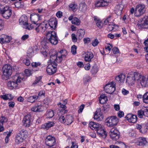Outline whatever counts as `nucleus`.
<instances>
[{
  "instance_id": "nucleus-34",
  "label": "nucleus",
  "mask_w": 148,
  "mask_h": 148,
  "mask_svg": "<svg viewBox=\"0 0 148 148\" xmlns=\"http://www.w3.org/2000/svg\"><path fill=\"white\" fill-rule=\"evenodd\" d=\"M19 133L21 134L24 140H25L28 136L27 130H21Z\"/></svg>"
},
{
  "instance_id": "nucleus-50",
  "label": "nucleus",
  "mask_w": 148,
  "mask_h": 148,
  "mask_svg": "<svg viewBox=\"0 0 148 148\" xmlns=\"http://www.w3.org/2000/svg\"><path fill=\"white\" fill-rule=\"evenodd\" d=\"M122 6V5L121 4H118L116 6V9L119 12H121L123 9Z\"/></svg>"
},
{
  "instance_id": "nucleus-61",
  "label": "nucleus",
  "mask_w": 148,
  "mask_h": 148,
  "mask_svg": "<svg viewBox=\"0 0 148 148\" xmlns=\"http://www.w3.org/2000/svg\"><path fill=\"white\" fill-rule=\"evenodd\" d=\"M56 16L58 18H60L62 16V13L61 11H58L56 14Z\"/></svg>"
},
{
  "instance_id": "nucleus-31",
  "label": "nucleus",
  "mask_w": 148,
  "mask_h": 148,
  "mask_svg": "<svg viewBox=\"0 0 148 148\" xmlns=\"http://www.w3.org/2000/svg\"><path fill=\"white\" fill-rule=\"evenodd\" d=\"M1 98L3 99L4 100H7L8 99L10 100H12L13 97L12 95L10 94H7L3 95H1L0 96Z\"/></svg>"
},
{
  "instance_id": "nucleus-51",
  "label": "nucleus",
  "mask_w": 148,
  "mask_h": 148,
  "mask_svg": "<svg viewBox=\"0 0 148 148\" xmlns=\"http://www.w3.org/2000/svg\"><path fill=\"white\" fill-rule=\"evenodd\" d=\"M40 63L39 62H33L31 64V65L33 67H37L40 65Z\"/></svg>"
},
{
  "instance_id": "nucleus-22",
  "label": "nucleus",
  "mask_w": 148,
  "mask_h": 148,
  "mask_svg": "<svg viewBox=\"0 0 148 148\" xmlns=\"http://www.w3.org/2000/svg\"><path fill=\"white\" fill-rule=\"evenodd\" d=\"M11 40L12 37L11 36L4 35L3 37L0 38V43L1 44L9 43Z\"/></svg>"
},
{
  "instance_id": "nucleus-44",
  "label": "nucleus",
  "mask_w": 148,
  "mask_h": 148,
  "mask_svg": "<svg viewBox=\"0 0 148 148\" xmlns=\"http://www.w3.org/2000/svg\"><path fill=\"white\" fill-rule=\"evenodd\" d=\"M137 25L138 28L141 29L146 28L148 27L147 25L145 24L144 22L143 23L138 24Z\"/></svg>"
},
{
  "instance_id": "nucleus-49",
  "label": "nucleus",
  "mask_w": 148,
  "mask_h": 148,
  "mask_svg": "<svg viewBox=\"0 0 148 148\" xmlns=\"http://www.w3.org/2000/svg\"><path fill=\"white\" fill-rule=\"evenodd\" d=\"M4 26V22L3 20L0 19V31L2 30Z\"/></svg>"
},
{
  "instance_id": "nucleus-54",
  "label": "nucleus",
  "mask_w": 148,
  "mask_h": 148,
  "mask_svg": "<svg viewBox=\"0 0 148 148\" xmlns=\"http://www.w3.org/2000/svg\"><path fill=\"white\" fill-rule=\"evenodd\" d=\"M71 37L72 40L73 42H75L77 41V38L75 34H72L71 35Z\"/></svg>"
},
{
  "instance_id": "nucleus-7",
  "label": "nucleus",
  "mask_w": 148,
  "mask_h": 148,
  "mask_svg": "<svg viewBox=\"0 0 148 148\" xmlns=\"http://www.w3.org/2000/svg\"><path fill=\"white\" fill-rule=\"evenodd\" d=\"M140 74L137 72H134L132 74L129 75L127 76L126 82L129 84H133L135 80H139Z\"/></svg>"
},
{
  "instance_id": "nucleus-17",
  "label": "nucleus",
  "mask_w": 148,
  "mask_h": 148,
  "mask_svg": "<svg viewBox=\"0 0 148 148\" xmlns=\"http://www.w3.org/2000/svg\"><path fill=\"white\" fill-rule=\"evenodd\" d=\"M139 80L142 86L148 87V76L144 77L140 74Z\"/></svg>"
},
{
  "instance_id": "nucleus-64",
  "label": "nucleus",
  "mask_w": 148,
  "mask_h": 148,
  "mask_svg": "<svg viewBox=\"0 0 148 148\" xmlns=\"http://www.w3.org/2000/svg\"><path fill=\"white\" fill-rule=\"evenodd\" d=\"M144 116L148 117V107L144 110Z\"/></svg>"
},
{
  "instance_id": "nucleus-25",
  "label": "nucleus",
  "mask_w": 148,
  "mask_h": 148,
  "mask_svg": "<svg viewBox=\"0 0 148 148\" xmlns=\"http://www.w3.org/2000/svg\"><path fill=\"white\" fill-rule=\"evenodd\" d=\"M8 119L4 116H1L0 118V130H4L3 124L4 123L8 121Z\"/></svg>"
},
{
  "instance_id": "nucleus-21",
  "label": "nucleus",
  "mask_w": 148,
  "mask_h": 148,
  "mask_svg": "<svg viewBox=\"0 0 148 148\" xmlns=\"http://www.w3.org/2000/svg\"><path fill=\"white\" fill-rule=\"evenodd\" d=\"M94 57V55L91 52H87L85 53L84 60L85 61L90 62Z\"/></svg>"
},
{
  "instance_id": "nucleus-15",
  "label": "nucleus",
  "mask_w": 148,
  "mask_h": 148,
  "mask_svg": "<svg viewBox=\"0 0 148 148\" xmlns=\"http://www.w3.org/2000/svg\"><path fill=\"white\" fill-rule=\"evenodd\" d=\"M56 66L52 64H49L47 66V71L49 75L55 73L57 71Z\"/></svg>"
},
{
  "instance_id": "nucleus-26",
  "label": "nucleus",
  "mask_w": 148,
  "mask_h": 148,
  "mask_svg": "<svg viewBox=\"0 0 148 148\" xmlns=\"http://www.w3.org/2000/svg\"><path fill=\"white\" fill-rule=\"evenodd\" d=\"M31 110L34 112H40L43 110V107L40 105H36L32 107Z\"/></svg>"
},
{
  "instance_id": "nucleus-28",
  "label": "nucleus",
  "mask_w": 148,
  "mask_h": 148,
  "mask_svg": "<svg viewBox=\"0 0 148 148\" xmlns=\"http://www.w3.org/2000/svg\"><path fill=\"white\" fill-rule=\"evenodd\" d=\"M73 121V118L72 115H67L65 118V123L67 125L70 124Z\"/></svg>"
},
{
  "instance_id": "nucleus-29",
  "label": "nucleus",
  "mask_w": 148,
  "mask_h": 148,
  "mask_svg": "<svg viewBox=\"0 0 148 148\" xmlns=\"http://www.w3.org/2000/svg\"><path fill=\"white\" fill-rule=\"evenodd\" d=\"M54 123L52 122H49L47 123H45L41 126V129H49L53 126Z\"/></svg>"
},
{
  "instance_id": "nucleus-24",
  "label": "nucleus",
  "mask_w": 148,
  "mask_h": 148,
  "mask_svg": "<svg viewBox=\"0 0 148 148\" xmlns=\"http://www.w3.org/2000/svg\"><path fill=\"white\" fill-rule=\"evenodd\" d=\"M85 34V31L84 29H80L78 31L77 33L76 36L79 40L82 39Z\"/></svg>"
},
{
  "instance_id": "nucleus-14",
  "label": "nucleus",
  "mask_w": 148,
  "mask_h": 148,
  "mask_svg": "<svg viewBox=\"0 0 148 148\" xmlns=\"http://www.w3.org/2000/svg\"><path fill=\"white\" fill-rule=\"evenodd\" d=\"M133 143H136L139 146H143L147 143L146 138L143 137H140L136 138L132 141Z\"/></svg>"
},
{
  "instance_id": "nucleus-8",
  "label": "nucleus",
  "mask_w": 148,
  "mask_h": 148,
  "mask_svg": "<svg viewBox=\"0 0 148 148\" xmlns=\"http://www.w3.org/2000/svg\"><path fill=\"white\" fill-rule=\"evenodd\" d=\"M0 13L3 17L5 19H8L11 16L12 14V10L10 7L7 6L0 9Z\"/></svg>"
},
{
  "instance_id": "nucleus-3",
  "label": "nucleus",
  "mask_w": 148,
  "mask_h": 148,
  "mask_svg": "<svg viewBox=\"0 0 148 148\" xmlns=\"http://www.w3.org/2000/svg\"><path fill=\"white\" fill-rule=\"evenodd\" d=\"M12 81H10L8 83V86L10 89H12L14 87H16L23 79V77H21L18 75H15L12 77Z\"/></svg>"
},
{
  "instance_id": "nucleus-5",
  "label": "nucleus",
  "mask_w": 148,
  "mask_h": 148,
  "mask_svg": "<svg viewBox=\"0 0 148 148\" xmlns=\"http://www.w3.org/2000/svg\"><path fill=\"white\" fill-rule=\"evenodd\" d=\"M46 36L47 40L52 45H56L58 43V38L55 31H53L48 32Z\"/></svg>"
},
{
  "instance_id": "nucleus-62",
  "label": "nucleus",
  "mask_w": 148,
  "mask_h": 148,
  "mask_svg": "<svg viewBox=\"0 0 148 148\" xmlns=\"http://www.w3.org/2000/svg\"><path fill=\"white\" fill-rule=\"evenodd\" d=\"M118 116L121 118L124 116V113L123 112L120 111L118 112Z\"/></svg>"
},
{
  "instance_id": "nucleus-11",
  "label": "nucleus",
  "mask_w": 148,
  "mask_h": 148,
  "mask_svg": "<svg viewBox=\"0 0 148 148\" xmlns=\"http://www.w3.org/2000/svg\"><path fill=\"white\" fill-rule=\"evenodd\" d=\"M145 5H144L139 4L136 7L134 15L137 17L140 16L145 13Z\"/></svg>"
},
{
  "instance_id": "nucleus-30",
  "label": "nucleus",
  "mask_w": 148,
  "mask_h": 148,
  "mask_svg": "<svg viewBox=\"0 0 148 148\" xmlns=\"http://www.w3.org/2000/svg\"><path fill=\"white\" fill-rule=\"evenodd\" d=\"M107 1L105 2L102 0L98 1L95 3L96 6L97 7H101L106 6L108 5Z\"/></svg>"
},
{
  "instance_id": "nucleus-43",
  "label": "nucleus",
  "mask_w": 148,
  "mask_h": 148,
  "mask_svg": "<svg viewBox=\"0 0 148 148\" xmlns=\"http://www.w3.org/2000/svg\"><path fill=\"white\" fill-rule=\"evenodd\" d=\"M87 6L85 3H81L80 4V8L81 9L82 11L84 12L86 10Z\"/></svg>"
},
{
  "instance_id": "nucleus-1",
  "label": "nucleus",
  "mask_w": 148,
  "mask_h": 148,
  "mask_svg": "<svg viewBox=\"0 0 148 148\" xmlns=\"http://www.w3.org/2000/svg\"><path fill=\"white\" fill-rule=\"evenodd\" d=\"M57 22L56 19L55 18H50L48 24L45 22H43L38 25V27L36 28L35 30L37 32L40 31L43 33L44 32L46 29L49 28V27L52 28V29H55L56 27Z\"/></svg>"
},
{
  "instance_id": "nucleus-20",
  "label": "nucleus",
  "mask_w": 148,
  "mask_h": 148,
  "mask_svg": "<svg viewBox=\"0 0 148 148\" xmlns=\"http://www.w3.org/2000/svg\"><path fill=\"white\" fill-rule=\"evenodd\" d=\"M89 127L92 130H93V128H98L99 130H104L103 128V126L101 125L92 121L90 122L89 123Z\"/></svg>"
},
{
  "instance_id": "nucleus-45",
  "label": "nucleus",
  "mask_w": 148,
  "mask_h": 148,
  "mask_svg": "<svg viewBox=\"0 0 148 148\" xmlns=\"http://www.w3.org/2000/svg\"><path fill=\"white\" fill-rule=\"evenodd\" d=\"M116 26V25H113L112 23H110L108 25V26L107 27V29L108 31H111L113 29L114 26Z\"/></svg>"
},
{
  "instance_id": "nucleus-60",
  "label": "nucleus",
  "mask_w": 148,
  "mask_h": 148,
  "mask_svg": "<svg viewBox=\"0 0 148 148\" xmlns=\"http://www.w3.org/2000/svg\"><path fill=\"white\" fill-rule=\"evenodd\" d=\"M112 50L113 53L114 54H117L119 52V50L116 47H114L112 49Z\"/></svg>"
},
{
  "instance_id": "nucleus-4",
  "label": "nucleus",
  "mask_w": 148,
  "mask_h": 148,
  "mask_svg": "<svg viewBox=\"0 0 148 148\" xmlns=\"http://www.w3.org/2000/svg\"><path fill=\"white\" fill-rule=\"evenodd\" d=\"M2 69L3 75L2 78L4 80H7L12 74V67L10 65L6 64L3 66Z\"/></svg>"
},
{
  "instance_id": "nucleus-35",
  "label": "nucleus",
  "mask_w": 148,
  "mask_h": 148,
  "mask_svg": "<svg viewBox=\"0 0 148 148\" xmlns=\"http://www.w3.org/2000/svg\"><path fill=\"white\" fill-rule=\"evenodd\" d=\"M38 98V97L36 95L28 97L27 99V101L30 103L34 102L36 100H37Z\"/></svg>"
},
{
  "instance_id": "nucleus-27",
  "label": "nucleus",
  "mask_w": 148,
  "mask_h": 148,
  "mask_svg": "<svg viewBox=\"0 0 148 148\" xmlns=\"http://www.w3.org/2000/svg\"><path fill=\"white\" fill-rule=\"evenodd\" d=\"M25 140L19 133L16 136L15 141L17 144H19L23 141Z\"/></svg>"
},
{
  "instance_id": "nucleus-37",
  "label": "nucleus",
  "mask_w": 148,
  "mask_h": 148,
  "mask_svg": "<svg viewBox=\"0 0 148 148\" xmlns=\"http://www.w3.org/2000/svg\"><path fill=\"white\" fill-rule=\"evenodd\" d=\"M94 118L97 121H101L103 118V116L98 112H97L94 115Z\"/></svg>"
},
{
  "instance_id": "nucleus-12",
  "label": "nucleus",
  "mask_w": 148,
  "mask_h": 148,
  "mask_svg": "<svg viewBox=\"0 0 148 148\" xmlns=\"http://www.w3.org/2000/svg\"><path fill=\"white\" fill-rule=\"evenodd\" d=\"M45 142L47 145L51 147L55 145L56 141L54 137L49 135L47 137Z\"/></svg>"
},
{
  "instance_id": "nucleus-23",
  "label": "nucleus",
  "mask_w": 148,
  "mask_h": 148,
  "mask_svg": "<svg viewBox=\"0 0 148 148\" xmlns=\"http://www.w3.org/2000/svg\"><path fill=\"white\" fill-rule=\"evenodd\" d=\"M125 74H121L117 76H116L115 79L116 81L119 83H123L124 82L125 79Z\"/></svg>"
},
{
  "instance_id": "nucleus-32",
  "label": "nucleus",
  "mask_w": 148,
  "mask_h": 148,
  "mask_svg": "<svg viewBox=\"0 0 148 148\" xmlns=\"http://www.w3.org/2000/svg\"><path fill=\"white\" fill-rule=\"evenodd\" d=\"M97 134L103 138H105L107 135V133L105 130H97Z\"/></svg>"
},
{
  "instance_id": "nucleus-19",
  "label": "nucleus",
  "mask_w": 148,
  "mask_h": 148,
  "mask_svg": "<svg viewBox=\"0 0 148 148\" xmlns=\"http://www.w3.org/2000/svg\"><path fill=\"white\" fill-rule=\"evenodd\" d=\"M125 117L129 122L132 123L136 122L137 118L136 115H133L131 114H127Z\"/></svg>"
},
{
  "instance_id": "nucleus-33",
  "label": "nucleus",
  "mask_w": 148,
  "mask_h": 148,
  "mask_svg": "<svg viewBox=\"0 0 148 148\" xmlns=\"http://www.w3.org/2000/svg\"><path fill=\"white\" fill-rule=\"evenodd\" d=\"M12 132V131L10 130L9 131H7L4 133L3 135L5 136L6 135L5 140V143H7L9 142V138L11 136Z\"/></svg>"
},
{
  "instance_id": "nucleus-63",
  "label": "nucleus",
  "mask_w": 148,
  "mask_h": 148,
  "mask_svg": "<svg viewBox=\"0 0 148 148\" xmlns=\"http://www.w3.org/2000/svg\"><path fill=\"white\" fill-rule=\"evenodd\" d=\"M8 104L10 108H13L15 105V103L14 102L10 101L8 103Z\"/></svg>"
},
{
  "instance_id": "nucleus-55",
  "label": "nucleus",
  "mask_w": 148,
  "mask_h": 148,
  "mask_svg": "<svg viewBox=\"0 0 148 148\" xmlns=\"http://www.w3.org/2000/svg\"><path fill=\"white\" fill-rule=\"evenodd\" d=\"M143 20L144 21L145 24L148 25V16H145L143 18Z\"/></svg>"
},
{
  "instance_id": "nucleus-39",
  "label": "nucleus",
  "mask_w": 148,
  "mask_h": 148,
  "mask_svg": "<svg viewBox=\"0 0 148 148\" xmlns=\"http://www.w3.org/2000/svg\"><path fill=\"white\" fill-rule=\"evenodd\" d=\"M46 115L47 118H52L54 115L53 111L51 110H48L47 112Z\"/></svg>"
},
{
  "instance_id": "nucleus-40",
  "label": "nucleus",
  "mask_w": 148,
  "mask_h": 148,
  "mask_svg": "<svg viewBox=\"0 0 148 148\" xmlns=\"http://www.w3.org/2000/svg\"><path fill=\"white\" fill-rule=\"evenodd\" d=\"M71 23L73 24H74L76 25H79L80 24V21L77 18L74 17L71 21Z\"/></svg>"
},
{
  "instance_id": "nucleus-9",
  "label": "nucleus",
  "mask_w": 148,
  "mask_h": 148,
  "mask_svg": "<svg viewBox=\"0 0 148 148\" xmlns=\"http://www.w3.org/2000/svg\"><path fill=\"white\" fill-rule=\"evenodd\" d=\"M106 121L107 126L110 127L115 126L119 122L117 118L115 116L108 117L106 119Z\"/></svg>"
},
{
  "instance_id": "nucleus-18",
  "label": "nucleus",
  "mask_w": 148,
  "mask_h": 148,
  "mask_svg": "<svg viewBox=\"0 0 148 148\" xmlns=\"http://www.w3.org/2000/svg\"><path fill=\"white\" fill-rule=\"evenodd\" d=\"M31 116L30 115L25 116L23 118V125L25 127H29L31 123Z\"/></svg>"
},
{
  "instance_id": "nucleus-16",
  "label": "nucleus",
  "mask_w": 148,
  "mask_h": 148,
  "mask_svg": "<svg viewBox=\"0 0 148 148\" xmlns=\"http://www.w3.org/2000/svg\"><path fill=\"white\" fill-rule=\"evenodd\" d=\"M30 18L32 22L36 25V28L38 27V25H36L37 24H38L39 25L40 24L36 23L38 21L41 20L40 16L39 14H31Z\"/></svg>"
},
{
  "instance_id": "nucleus-52",
  "label": "nucleus",
  "mask_w": 148,
  "mask_h": 148,
  "mask_svg": "<svg viewBox=\"0 0 148 148\" xmlns=\"http://www.w3.org/2000/svg\"><path fill=\"white\" fill-rule=\"evenodd\" d=\"M23 62L27 66H29L30 64L29 60L27 58L24 59L23 60Z\"/></svg>"
},
{
  "instance_id": "nucleus-36",
  "label": "nucleus",
  "mask_w": 148,
  "mask_h": 148,
  "mask_svg": "<svg viewBox=\"0 0 148 148\" xmlns=\"http://www.w3.org/2000/svg\"><path fill=\"white\" fill-rule=\"evenodd\" d=\"M94 18L97 26L100 28H101L103 26V24L101 21L98 19L96 16H94Z\"/></svg>"
},
{
  "instance_id": "nucleus-13",
  "label": "nucleus",
  "mask_w": 148,
  "mask_h": 148,
  "mask_svg": "<svg viewBox=\"0 0 148 148\" xmlns=\"http://www.w3.org/2000/svg\"><path fill=\"white\" fill-rule=\"evenodd\" d=\"M110 138L114 141H116L119 138L120 132L118 130H111L109 132Z\"/></svg>"
},
{
  "instance_id": "nucleus-46",
  "label": "nucleus",
  "mask_w": 148,
  "mask_h": 148,
  "mask_svg": "<svg viewBox=\"0 0 148 148\" xmlns=\"http://www.w3.org/2000/svg\"><path fill=\"white\" fill-rule=\"evenodd\" d=\"M77 49V47L75 45H73L72 46L71 52L73 54L75 55L76 54Z\"/></svg>"
},
{
  "instance_id": "nucleus-47",
  "label": "nucleus",
  "mask_w": 148,
  "mask_h": 148,
  "mask_svg": "<svg viewBox=\"0 0 148 148\" xmlns=\"http://www.w3.org/2000/svg\"><path fill=\"white\" fill-rule=\"evenodd\" d=\"M137 115L140 118H142L143 116H144V110H138L137 112Z\"/></svg>"
},
{
  "instance_id": "nucleus-10",
  "label": "nucleus",
  "mask_w": 148,
  "mask_h": 148,
  "mask_svg": "<svg viewBox=\"0 0 148 148\" xmlns=\"http://www.w3.org/2000/svg\"><path fill=\"white\" fill-rule=\"evenodd\" d=\"M104 89L107 93L110 94L113 93L115 90V84L113 82L108 84L105 86Z\"/></svg>"
},
{
  "instance_id": "nucleus-59",
  "label": "nucleus",
  "mask_w": 148,
  "mask_h": 148,
  "mask_svg": "<svg viewBox=\"0 0 148 148\" xmlns=\"http://www.w3.org/2000/svg\"><path fill=\"white\" fill-rule=\"evenodd\" d=\"M98 43L99 42L97 39H95L92 43V45L94 47L97 46Z\"/></svg>"
},
{
  "instance_id": "nucleus-2",
  "label": "nucleus",
  "mask_w": 148,
  "mask_h": 148,
  "mask_svg": "<svg viewBox=\"0 0 148 148\" xmlns=\"http://www.w3.org/2000/svg\"><path fill=\"white\" fill-rule=\"evenodd\" d=\"M66 50H62L58 52H55L53 54L51 55L50 57V60L51 63V64L57 66V62L60 63L63 59L66 58Z\"/></svg>"
},
{
  "instance_id": "nucleus-42",
  "label": "nucleus",
  "mask_w": 148,
  "mask_h": 148,
  "mask_svg": "<svg viewBox=\"0 0 148 148\" xmlns=\"http://www.w3.org/2000/svg\"><path fill=\"white\" fill-rule=\"evenodd\" d=\"M143 101L145 103H148V92H146L143 96Z\"/></svg>"
},
{
  "instance_id": "nucleus-38",
  "label": "nucleus",
  "mask_w": 148,
  "mask_h": 148,
  "mask_svg": "<svg viewBox=\"0 0 148 148\" xmlns=\"http://www.w3.org/2000/svg\"><path fill=\"white\" fill-rule=\"evenodd\" d=\"M69 7L71 9L73 12L76 11L78 8L77 4L75 3H71L70 4Z\"/></svg>"
},
{
  "instance_id": "nucleus-48",
  "label": "nucleus",
  "mask_w": 148,
  "mask_h": 148,
  "mask_svg": "<svg viewBox=\"0 0 148 148\" xmlns=\"http://www.w3.org/2000/svg\"><path fill=\"white\" fill-rule=\"evenodd\" d=\"M110 16H109L107 18H106L104 21V24L105 25H108L110 23H112L110 21Z\"/></svg>"
},
{
  "instance_id": "nucleus-56",
  "label": "nucleus",
  "mask_w": 148,
  "mask_h": 148,
  "mask_svg": "<svg viewBox=\"0 0 148 148\" xmlns=\"http://www.w3.org/2000/svg\"><path fill=\"white\" fill-rule=\"evenodd\" d=\"M59 121L61 123L65 122V118L63 116H61L60 117L59 119Z\"/></svg>"
},
{
  "instance_id": "nucleus-6",
  "label": "nucleus",
  "mask_w": 148,
  "mask_h": 148,
  "mask_svg": "<svg viewBox=\"0 0 148 148\" xmlns=\"http://www.w3.org/2000/svg\"><path fill=\"white\" fill-rule=\"evenodd\" d=\"M27 21V16L24 15L21 16L19 19L20 25H23V27L26 29L31 30L33 27L31 24L28 23Z\"/></svg>"
},
{
  "instance_id": "nucleus-41",
  "label": "nucleus",
  "mask_w": 148,
  "mask_h": 148,
  "mask_svg": "<svg viewBox=\"0 0 148 148\" xmlns=\"http://www.w3.org/2000/svg\"><path fill=\"white\" fill-rule=\"evenodd\" d=\"M33 49L32 48H29L28 51L27 56L29 58L32 57L34 55Z\"/></svg>"
},
{
  "instance_id": "nucleus-53",
  "label": "nucleus",
  "mask_w": 148,
  "mask_h": 148,
  "mask_svg": "<svg viewBox=\"0 0 148 148\" xmlns=\"http://www.w3.org/2000/svg\"><path fill=\"white\" fill-rule=\"evenodd\" d=\"M112 48V45L110 44H107L105 47L106 49L108 50L109 51H110Z\"/></svg>"
},
{
  "instance_id": "nucleus-57",
  "label": "nucleus",
  "mask_w": 148,
  "mask_h": 148,
  "mask_svg": "<svg viewBox=\"0 0 148 148\" xmlns=\"http://www.w3.org/2000/svg\"><path fill=\"white\" fill-rule=\"evenodd\" d=\"M90 79V78L88 75L85 76L84 78V81L85 82H88Z\"/></svg>"
},
{
  "instance_id": "nucleus-58",
  "label": "nucleus",
  "mask_w": 148,
  "mask_h": 148,
  "mask_svg": "<svg viewBox=\"0 0 148 148\" xmlns=\"http://www.w3.org/2000/svg\"><path fill=\"white\" fill-rule=\"evenodd\" d=\"M84 106L85 105L84 104H82L80 106L78 110V113H82L84 108Z\"/></svg>"
}]
</instances>
